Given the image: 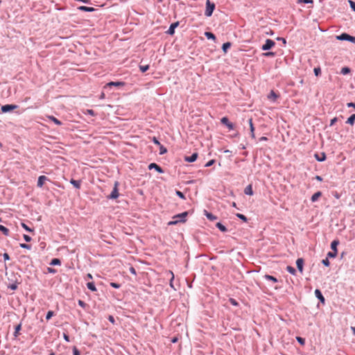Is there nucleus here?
<instances>
[{"label":"nucleus","instance_id":"nucleus-1","mask_svg":"<svg viewBox=\"0 0 355 355\" xmlns=\"http://www.w3.org/2000/svg\"><path fill=\"white\" fill-rule=\"evenodd\" d=\"M188 214H189L188 211H184V212H182L181 214L175 215L173 217V220L169 221L168 223V225H175L178 223H184V222H186V220H187L186 218L188 216Z\"/></svg>","mask_w":355,"mask_h":355},{"label":"nucleus","instance_id":"nucleus-2","mask_svg":"<svg viewBox=\"0 0 355 355\" xmlns=\"http://www.w3.org/2000/svg\"><path fill=\"white\" fill-rule=\"evenodd\" d=\"M215 9V4L210 1V0L206 1V9L205 12V15L206 17H211L213 14V12Z\"/></svg>","mask_w":355,"mask_h":355},{"label":"nucleus","instance_id":"nucleus-3","mask_svg":"<svg viewBox=\"0 0 355 355\" xmlns=\"http://www.w3.org/2000/svg\"><path fill=\"white\" fill-rule=\"evenodd\" d=\"M118 186H119V182H115L112 191L107 196L108 199L114 200L119 197V190H118Z\"/></svg>","mask_w":355,"mask_h":355},{"label":"nucleus","instance_id":"nucleus-4","mask_svg":"<svg viewBox=\"0 0 355 355\" xmlns=\"http://www.w3.org/2000/svg\"><path fill=\"white\" fill-rule=\"evenodd\" d=\"M275 45V42L270 40L267 39L265 42V44L262 46L261 49L263 51H268L272 49Z\"/></svg>","mask_w":355,"mask_h":355},{"label":"nucleus","instance_id":"nucleus-5","mask_svg":"<svg viewBox=\"0 0 355 355\" xmlns=\"http://www.w3.org/2000/svg\"><path fill=\"white\" fill-rule=\"evenodd\" d=\"M17 107H18V106L17 105L6 104V105H2L1 109L2 112L6 113V112L12 111Z\"/></svg>","mask_w":355,"mask_h":355},{"label":"nucleus","instance_id":"nucleus-6","mask_svg":"<svg viewBox=\"0 0 355 355\" xmlns=\"http://www.w3.org/2000/svg\"><path fill=\"white\" fill-rule=\"evenodd\" d=\"M148 169L149 170L155 169L159 173H164V170L162 169V168L161 166H159L158 164H157L156 163H150L148 165Z\"/></svg>","mask_w":355,"mask_h":355},{"label":"nucleus","instance_id":"nucleus-7","mask_svg":"<svg viewBox=\"0 0 355 355\" xmlns=\"http://www.w3.org/2000/svg\"><path fill=\"white\" fill-rule=\"evenodd\" d=\"M179 26V21H176L174 23H172L168 31H166V33L173 35L175 33V29Z\"/></svg>","mask_w":355,"mask_h":355},{"label":"nucleus","instance_id":"nucleus-8","mask_svg":"<svg viewBox=\"0 0 355 355\" xmlns=\"http://www.w3.org/2000/svg\"><path fill=\"white\" fill-rule=\"evenodd\" d=\"M221 123L225 125L230 130H233L234 125L232 123L230 122L227 117L225 116L221 119Z\"/></svg>","mask_w":355,"mask_h":355},{"label":"nucleus","instance_id":"nucleus-9","mask_svg":"<svg viewBox=\"0 0 355 355\" xmlns=\"http://www.w3.org/2000/svg\"><path fill=\"white\" fill-rule=\"evenodd\" d=\"M125 85V83L124 82H122V81H116V82H110L108 83H107L105 85V88L106 87H111L112 86H115V87H121V86H123Z\"/></svg>","mask_w":355,"mask_h":355},{"label":"nucleus","instance_id":"nucleus-10","mask_svg":"<svg viewBox=\"0 0 355 355\" xmlns=\"http://www.w3.org/2000/svg\"><path fill=\"white\" fill-rule=\"evenodd\" d=\"M315 297L319 300V301L322 303V304H324V302H325V299L322 293V292L320 291V290L319 289H315Z\"/></svg>","mask_w":355,"mask_h":355},{"label":"nucleus","instance_id":"nucleus-11","mask_svg":"<svg viewBox=\"0 0 355 355\" xmlns=\"http://www.w3.org/2000/svg\"><path fill=\"white\" fill-rule=\"evenodd\" d=\"M48 180V178L46 177L45 175H40L39 178H38V180H37V186L40 188L42 187L44 182Z\"/></svg>","mask_w":355,"mask_h":355},{"label":"nucleus","instance_id":"nucleus-12","mask_svg":"<svg viewBox=\"0 0 355 355\" xmlns=\"http://www.w3.org/2000/svg\"><path fill=\"white\" fill-rule=\"evenodd\" d=\"M78 10L83 11V12H92L96 10V8L93 7H88L85 6H80L77 8Z\"/></svg>","mask_w":355,"mask_h":355},{"label":"nucleus","instance_id":"nucleus-13","mask_svg":"<svg viewBox=\"0 0 355 355\" xmlns=\"http://www.w3.org/2000/svg\"><path fill=\"white\" fill-rule=\"evenodd\" d=\"M296 266L298 270L302 273L304 266V259L302 258H298L296 261Z\"/></svg>","mask_w":355,"mask_h":355},{"label":"nucleus","instance_id":"nucleus-14","mask_svg":"<svg viewBox=\"0 0 355 355\" xmlns=\"http://www.w3.org/2000/svg\"><path fill=\"white\" fill-rule=\"evenodd\" d=\"M198 158V153H193L191 156H186L184 160L187 162H193Z\"/></svg>","mask_w":355,"mask_h":355},{"label":"nucleus","instance_id":"nucleus-15","mask_svg":"<svg viewBox=\"0 0 355 355\" xmlns=\"http://www.w3.org/2000/svg\"><path fill=\"white\" fill-rule=\"evenodd\" d=\"M314 157L318 162H324L327 158L326 154L324 153H322L320 155L315 153Z\"/></svg>","mask_w":355,"mask_h":355},{"label":"nucleus","instance_id":"nucleus-16","mask_svg":"<svg viewBox=\"0 0 355 355\" xmlns=\"http://www.w3.org/2000/svg\"><path fill=\"white\" fill-rule=\"evenodd\" d=\"M349 35L346 33H343L342 34L337 35L336 39L340 41H348Z\"/></svg>","mask_w":355,"mask_h":355},{"label":"nucleus","instance_id":"nucleus-17","mask_svg":"<svg viewBox=\"0 0 355 355\" xmlns=\"http://www.w3.org/2000/svg\"><path fill=\"white\" fill-rule=\"evenodd\" d=\"M204 213H205V215L206 216V217L207 218V219H209L211 221H214L217 219V217L216 216H214L211 213L207 211V210H205Z\"/></svg>","mask_w":355,"mask_h":355},{"label":"nucleus","instance_id":"nucleus-18","mask_svg":"<svg viewBox=\"0 0 355 355\" xmlns=\"http://www.w3.org/2000/svg\"><path fill=\"white\" fill-rule=\"evenodd\" d=\"M279 97V95L276 94L273 90H271L270 94L268 96V99L275 101L277 98Z\"/></svg>","mask_w":355,"mask_h":355},{"label":"nucleus","instance_id":"nucleus-19","mask_svg":"<svg viewBox=\"0 0 355 355\" xmlns=\"http://www.w3.org/2000/svg\"><path fill=\"white\" fill-rule=\"evenodd\" d=\"M244 193L245 195L248 196H252L253 195V190H252V184L248 185L245 189H244Z\"/></svg>","mask_w":355,"mask_h":355},{"label":"nucleus","instance_id":"nucleus-20","mask_svg":"<svg viewBox=\"0 0 355 355\" xmlns=\"http://www.w3.org/2000/svg\"><path fill=\"white\" fill-rule=\"evenodd\" d=\"M339 244L338 240H334L331 243V248L332 251H334L336 252H338L337 246Z\"/></svg>","mask_w":355,"mask_h":355},{"label":"nucleus","instance_id":"nucleus-21","mask_svg":"<svg viewBox=\"0 0 355 355\" xmlns=\"http://www.w3.org/2000/svg\"><path fill=\"white\" fill-rule=\"evenodd\" d=\"M322 196L321 191H317L315 192L311 198V200L314 202L318 200V198Z\"/></svg>","mask_w":355,"mask_h":355},{"label":"nucleus","instance_id":"nucleus-22","mask_svg":"<svg viewBox=\"0 0 355 355\" xmlns=\"http://www.w3.org/2000/svg\"><path fill=\"white\" fill-rule=\"evenodd\" d=\"M70 183L71 184H73V187L76 189H80V183H81L80 180H76L74 179H71L70 180Z\"/></svg>","mask_w":355,"mask_h":355},{"label":"nucleus","instance_id":"nucleus-23","mask_svg":"<svg viewBox=\"0 0 355 355\" xmlns=\"http://www.w3.org/2000/svg\"><path fill=\"white\" fill-rule=\"evenodd\" d=\"M263 278H264L265 279H266V280L271 281V282H274V283H276V282H278L277 279L275 277L272 276V275H265L263 276Z\"/></svg>","mask_w":355,"mask_h":355},{"label":"nucleus","instance_id":"nucleus-24","mask_svg":"<svg viewBox=\"0 0 355 355\" xmlns=\"http://www.w3.org/2000/svg\"><path fill=\"white\" fill-rule=\"evenodd\" d=\"M21 323H20V324H17V326H15V331H14V333H13V336H14L15 338H17V337L19 336V331L21 330Z\"/></svg>","mask_w":355,"mask_h":355},{"label":"nucleus","instance_id":"nucleus-25","mask_svg":"<svg viewBox=\"0 0 355 355\" xmlns=\"http://www.w3.org/2000/svg\"><path fill=\"white\" fill-rule=\"evenodd\" d=\"M355 122V114H352L347 120L346 123L353 125Z\"/></svg>","mask_w":355,"mask_h":355},{"label":"nucleus","instance_id":"nucleus-26","mask_svg":"<svg viewBox=\"0 0 355 355\" xmlns=\"http://www.w3.org/2000/svg\"><path fill=\"white\" fill-rule=\"evenodd\" d=\"M87 287L91 291H96V286H95V284H94V283L93 282H87Z\"/></svg>","mask_w":355,"mask_h":355},{"label":"nucleus","instance_id":"nucleus-27","mask_svg":"<svg viewBox=\"0 0 355 355\" xmlns=\"http://www.w3.org/2000/svg\"><path fill=\"white\" fill-rule=\"evenodd\" d=\"M232 44L230 42H225L222 46V50L224 53H226L227 50L231 47Z\"/></svg>","mask_w":355,"mask_h":355},{"label":"nucleus","instance_id":"nucleus-28","mask_svg":"<svg viewBox=\"0 0 355 355\" xmlns=\"http://www.w3.org/2000/svg\"><path fill=\"white\" fill-rule=\"evenodd\" d=\"M216 226L222 232H227V227L223 225L221 223H217Z\"/></svg>","mask_w":355,"mask_h":355},{"label":"nucleus","instance_id":"nucleus-29","mask_svg":"<svg viewBox=\"0 0 355 355\" xmlns=\"http://www.w3.org/2000/svg\"><path fill=\"white\" fill-rule=\"evenodd\" d=\"M49 264L51 266H60L61 264V261L58 258H53L51 259Z\"/></svg>","mask_w":355,"mask_h":355},{"label":"nucleus","instance_id":"nucleus-30","mask_svg":"<svg viewBox=\"0 0 355 355\" xmlns=\"http://www.w3.org/2000/svg\"><path fill=\"white\" fill-rule=\"evenodd\" d=\"M0 231L5 235V236H8L9 235V233H10V231L5 226L2 225H0Z\"/></svg>","mask_w":355,"mask_h":355},{"label":"nucleus","instance_id":"nucleus-31","mask_svg":"<svg viewBox=\"0 0 355 355\" xmlns=\"http://www.w3.org/2000/svg\"><path fill=\"white\" fill-rule=\"evenodd\" d=\"M205 35L208 40H216L215 35L211 32H205Z\"/></svg>","mask_w":355,"mask_h":355},{"label":"nucleus","instance_id":"nucleus-32","mask_svg":"<svg viewBox=\"0 0 355 355\" xmlns=\"http://www.w3.org/2000/svg\"><path fill=\"white\" fill-rule=\"evenodd\" d=\"M49 119L58 125H60L62 124V122L53 116H49Z\"/></svg>","mask_w":355,"mask_h":355},{"label":"nucleus","instance_id":"nucleus-33","mask_svg":"<svg viewBox=\"0 0 355 355\" xmlns=\"http://www.w3.org/2000/svg\"><path fill=\"white\" fill-rule=\"evenodd\" d=\"M350 71H351L350 68H349L348 67H345L341 69L340 73L343 75H347V74L349 73Z\"/></svg>","mask_w":355,"mask_h":355},{"label":"nucleus","instance_id":"nucleus-34","mask_svg":"<svg viewBox=\"0 0 355 355\" xmlns=\"http://www.w3.org/2000/svg\"><path fill=\"white\" fill-rule=\"evenodd\" d=\"M286 270H287L289 273H291V274H292V275H295L296 274V270H295L293 266H288L286 267Z\"/></svg>","mask_w":355,"mask_h":355},{"label":"nucleus","instance_id":"nucleus-35","mask_svg":"<svg viewBox=\"0 0 355 355\" xmlns=\"http://www.w3.org/2000/svg\"><path fill=\"white\" fill-rule=\"evenodd\" d=\"M21 227L27 232H34V230L29 227L26 224H25L24 223H21Z\"/></svg>","mask_w":355,"mask_h":355},{"label":"nucleus","instance_id":"nucleus-36","mask_svg":"<svg viewBox=\"0 0 355 355\" xmlns=\"http://www.w3.org/2000/svg\"><path fill=\"white\" fill-rule=\"evenodd\" d=\"M236 217H238L239 219H241L243 222H247L248 221L247 217L245 215L242 214L238 213V214H236Z\"/></svg>","mask_w":355,"mask_h":355},{"label":"nucleus","instance_id":"nucleus-37","mask_svg":"<svg viewBox=\"0 0 355 355\" xmlns=\"http://www.w3.org/2000/svg\"><path fill=\"white\" fill-rule=\"evenodd\" d=\"M139 69H140V71L141 72L144 73V72L147 71L149 69V65L148 64L140 65L139 66Z\"/></svg>","mask_w":355,"mask_h":355},{"label":"nucleus","instance_id":"nucleus-38","mask_svg":"<svg viewBox=\"0 0 355 355\" xmlns=\"http://www.w3.org/2000/svg\"><path fill=\"white\" fill-rule=\"evenodd\" d=\"M313 72L315 76H319L321 74V69L320 67H315L313 69Z\"/></svg>","mask_w":355,"mask_h":355},{"label":"nucleus","instance_id":"nucleus-39","mask_svg":"<svg viewBox=\"0 0 355 355\" xmlns=\"http://www.w3.org/2000/svg\"><path fill=\"white\" fill-rule=\"evenodd\" d=\"M159 154L160 155H164L165 153H166L167 152V149L166 148H165L163 145H159Z\"/></svg>","mask_w":355,"mask_h":355},{"label":"nucleus","instance_id":"nucleus-40","mask_svg":"<svg viewBox=\"0 0 355 355\" xmlns=\"http://www.w3.org/2000/svg\"><path fill=\"white\" fill-rule=\"evenodd\" d=\"M168 272H169V273L171 274V279H170V286H171L172 288H173L174 290H176V289L175 288L174 286H173V279H174V275H173V272H172V271H171V270H170Z\"/></svg>","mask_w":355,"mask_h":355},{"label":"nucleus","instance_id":"nucleus-41","mask_svg":"<svg viewBox=\"0 0 355 355\" xmlns=\"http://www.w3.org/2000/svg\"><path fill=\"white\" fill-rule=\"evenodd\" d=\"M338 252H336L334 251H331V252H329L327 253V258H335L337 255Z\"/></svg>","mask_w":355,"mask_h":355},{"label":"nucleus","instance_id":"nucleus-42","mask_svg":"<svg viewBox=\"0 0 355 355\" xmlns=\"http://www.w3.org/2000/svg\"><path fill=\"white\" fill-rule=\"evenodd\" d=\"M54 315V312L53 311H49L46 315V320H49Z\"/></svg>","mask_w":355,"mask_h":355},{"label":"nucleus","instance_id":"nucleus-43","mask_svg":"<svg viewBox=\"0 0 355 355\" xmlns=\"http://www.w3.org/2000/svg\"><path fill=\"white\" fill-rule=\"evenodd\" d=\"M296 340L301 345H304L305 344V339L300 337V336H297L296 337Z\"/></svg>","mask_w":355,"mask_h":355},{"label":"nucleus","instance_id":"nucleus-44","mask_svg":"<svg viewBox=\"0 0 355 355\" xmlns=\"http://www.w3.org/2000/svg\"><path fill=\"white\" fill-rule=\"evenodd\" d=\"M175 193H176V195H177L179 198H182V199H183V200H184V199L186 198H185L184 194L182 191H179V190H176V191H175Z\"/></svg>","mask_w":355,"mask_h":355},{"label":"nucleus","instance_id":"nucleus-45","mask_svg":"<svg viewBox=\"0 0 355 355\" xmlns=\"http://www.w3.org/2000/svg\"><path fill=\"white\" fill-rule=\"evenodd\" d=\"M19 246H20V248H21L23 249H27V250L31 249V245L29 244H26V243H20Z\"/></svg>","mask_w":355,"mask_h":355},{"label":"nucleus","instance_id":"nucleus-46","mask_svg":"<svg viewBox=\"0 0 355 355\" xmlns=\"http://www.w3.org/2000/svg\"><path fill=\"white\" fill-rule=\"evenodd\" d=\"M229 302L233 306H239V302L234 298H230Z\"/></svg>","mask_w":355,"mask_h":355},{"label":"nucleus","instance_id":"nucleus-47","mask_svg":"<svg viewBox=\"0 0 355 355\" xmlns=\"http://www.w3.org/2000/svg\"><path fill=\"white\" fill-rule=\"evenodd\" d=\"M322 263L325 266H329L330 265L329 259L326 257L325 259H322Z\"/></svg>","mask_w":355,"mask_h":355},{"label":"nucleus","instance_id":"nucleus-48","mask_svg":"<svg viewBox=\"0 0 355 355\" xmlns=\"http://www.w3.org/2000/svg\"><path fill=\"white\" fill-rule=\"evenodd\" d=\"M8 288L11 289L12 291H15L17 289V284L16 283L10 284L8 286Z\"/></svg>","mask_w":355,"mask_h":355},{"label":"nucleus","instance_id":"nucleus-49","mask_svg":"<svg viewBox=\"0 0 355 355\" xmlns=\"http://www.w3.org/2000/svg\"><path fill=\"white\" fill-rule=\"evenodd\" d=\"M110 286L114 288H119L121 287V284L116 282H111Z\"/></svg>","mask_w":355,"mask_h":355},{"label":"nucleus","instance_id":"nucleus-50","mask_svg":"<svg viewBox=\"0 0 355 355\" xmlns=\"http://www.w3.org/2000/svg\"><path fill=\"white\" fill-rule=\"evenodd\" d=\"M214 163H215V159H211L205 164V166L209 167V166H212Z\"/></svg>","mask_w":355,"mask_h":355},{"label":"nucleus","instance_id":"nucleus-51","mask_svg":"<svg viewBox=\"0 0 355 355\" xmlns=\"http://www.w3.org/2000/svg\"><path fill=\"white\" fill-rule=\"evenodd\" d=\"M248 122H249V125H250V131H254V125H253V123H252V119H250L248 120Z\"/></svg>","mask_w":355,"mask_h":355},{"label":"nucleus","instance_id":"nucleus-52","mask_svg":"<svg viewBox=\"0 0 355 355\" xmlns=\"http://www.w3.org/2000/svg\"><path fill=\"white\" fill-rule=\"evenodd\" d=\"M73 355H80L79 350L76 347L73 348Z\"/></svg>","mask_w":355,"mask_h":355},{"label":"nucleus","instance_id":"nucleus-53","mask_svg":"<svg viewBox=\"0 0 355 355\" xmlns=\"http://www.w3.org/2000/svg\"><path fill=\"white\" fill-rule=\"evenodd\" d=\"M299 3H313V0H298Z\"/></svg>","mask_w":355,"mask_h":355},{"label":"nucleus","instance_id":"nucleus-54","mask_svg":"<svg viewBox=\"0 0 355 355\" xmlns=\"http://www.w3.org/2000/svg\"><path fill=\"white\" fill-rule=\"evenodd\" d=\"M349 3L351 8L355 12V2L352 0H349Z\"/></svg>","mask_w":355,"mask_h":355},{"label":"nucleus","instance_id":"nucleus-55","mask_svg":"<svg viewBox=\"0 0 355 355\" xmlns=\"http://www.w3.org/2000/svg\"><path fill=\"white\" fill-rule=\"evenodd\" d=\"M23 237L26 242H30L32 240L31 237L27 234H24Z\"/></svg>","mask_w":355,"mask_h":355},{"label":"nucleus","instance_id":"nucleus-56","mask_svg":"<svg viewBox=\"0 0 355 355\" xmlns=\"http://www.w3.org/2000/svg\"><path fill=\"white\" fill-rule=\"evenodd\" d=\"M78 304L83 308H85V306H87V304L81 300H78Z\"/></svg>","mask_w":355,"mask_h":355},{"label":"nucleus","instance_id":"nucleus-57","mask_svg":"<svg viewBox=\"0 0 355 355\" xmlns=\"http://www.w3.org/2000/svg\"><path fill=\"white\" fill-rule=\"evenodd\" d=\"M152 141H153V142L155 144H156V145H157V146L161 145L160 142L159 141V140L157 139V138H156L155 137H154L153 138Z\"/></svg>","mask_w":355,"mask_h":355},{"label":"nucleus","instance_id":"nucleus-58","mask_svg":"<svg viewBox=\"0 0 355 355\" xmlns=\"http://www.w3.org/2000/svg\"><path fill=\"white\" fill-rule=\"evenodd\" d=\"M337 121H338L337 117H334V118H333V119L331 120V121H330V125H331V126L334 125L337 122Z\"/></svg>","mask_w":355,"mask_h":355},{"label":"nucleus","instance_id":"nucleus-59","mask_svg":"<svg viewBox=\"0 0 355 355\" xmlns=\"http://www.w3.org/2000/svg\"><path fill=\"white\" fill-rule=\"evenodd\" d=\"M348 41L352 42V43L355 44V37L354 36H352V35H349Z\"/></svg>","mask_w":355,"mask_h":355},{"label":"nucleus","instance_id":"nucleus-60","mask_svg":"<svg viewBox=\"0 0 355 355\" xmlns=\"http://www.w3.org/2000/svg\"><path fill=\"white\" fill-rule=\"evenodd\" d=\"M3 259H4L5 261H8L10 259V256H9V254L8 253H4L3 254Z\"/></svg>","mask_w":355,"mask_h":355},{"label":"nucleus","instance_id":"nucleus-61","mask_svg":"<svg viewBox=\"0 0 355 355\" xmlns=\"http://www.w3.org/2000/svg\"><path fill=\"white\" fill-rule=\"evenodd\" d=\"M47 270H48V272H49V273H53V274H54V273H55V272H56V270H55V269H54V268H47Z\"/></svg>","mask_w":355,"mask_h":355},{"label":"nucleus","instance_id":"nucleus-62","mask_svg":"<svg viewBox=\"0 0 355 355\" xmlns=\"http://www.w3.org/2000/svg\"><path fill=\"white\" fill-rule=\"evenodd\" d=\"M108 320L112 324L115 322L114 318L112 315H109Z\"/></svg>","mask_w":355,"mask_h":355},{"label":"nucleus","instance_id":"nucleus-63","mask_svg":"<svg viewBox=\"0 0 355 355\" xmlns=\"http://www.w3.org/2000/svg\"><path fill=\"white\" fill-rule=\"evenodd\" d=\"M347 106L348 107H354V108H355V103H353V102H350V103H347Z\"/></svg>","mask_w":355,"mask_h":355},{"label":"nucleus","instance_id":"nucleus-64","mask_svg":"<svg viewBox=\"0 0 355 355\" xmlns=\"http://www.w3.org/2000/svg\"><path fill=\"white\" fill-rule=\"evenodd\" d=\"M63 338H64V339L67 342H69V341H70L69 336L67 334H63Z\"/></svg>","mask_w":355,"mask_h":355}]
</instances>
